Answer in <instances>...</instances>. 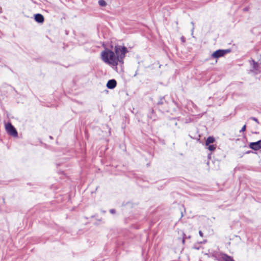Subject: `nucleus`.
<instances>
[{
    "label": "nucleus",
    "instance_id": "f3484780",
    "mask_svg": "<svg viewBox=\"0 0 261 261\" xmlns=\"http://www.w3.org/2000/svg\"><path fill=\"white\" fill-rule=\"evenodd\" d=\"M111 213H112V214H114L115 213V210H111L110 211Z\"/></svg>",
    "mask_w": 261,
    "mask_h": 261
},
{
    "label": "nucleus",
    "instance_id": "a211bd4d",
    "mask_svg": "<svg viewBox=\"0 0 261 261\" xmlns=\"http://www.w3.org/2000/svg\"><path fill=\"white\" fill-rule=\"evenodd\" d=\"M184 242H185V240L183 239L182 240V242L184 243Z\"/></svg>",
    "mask_w": 261,
    "mask_h": 261
},
{
    "label": "nucleus",
    "instance_id": "9d476101",
    "mask_svg": "<svg viewBox=\"0 0 261 261\" xmlns=\"http://www.w3.org/2000/svg\"><path fill=\"white\" fill-rule=\"evenodd\" d=\"M208 149L210 151H214L216 149V145H208Z\"/></svg>",
    "mask_w": 261,
    "mask_h": 261
},
{
    "label": "nucleus",
    "instance_id": "1a4fd4ad",
    "mask_svg": "<svg viewBox=\"0 0 261 261\" xmlns=\"http://www.w3.org/2000/svg\"><path fill=\"white\" fill-rule=\"evenodd\" d=\"M252 67L253 68V70L256 73L260 72H261V66H257L256 65V68H255L254 67V63H255L254 61H252Z\"/></svg>",
    "mask_w": 261,
    "mask_h": 261
},
{
    "label": "nucleus",
    "instance_id": "f03ea898",
    "mask_svg": "<svg viewBox=\"0 0 261 261\" xmlns=\"http://www.w3.org/2000/svg\"><path fill=\"white\" fill-rule=\"evenodd\" d=\"M5 129L7 133L10 135L14 137H17V132L11 123H8L5 124Z\"/></svg>",
    "mask_w": 261,
    "mask_h": 261
},
{
    "label": "nucleus",
    "instance_id": "ddd939ff",
    "mask_svg": "<svg viewBox=\"0 0 261 261\" xmlns=\"http://www.w3.org/2000/svg\"><path fill=\"white\" fill-rule=\"evenodd\" d=\"M256 65L257 66H261V63H254V67L256 68Z\"/></svg>",
    "mask_w": 261,
    "mask_h": 261
},
{
    "label": "nucleus",
    "instance_id": "2eb2a0df",
    "mask_svg": "<svg viewBox=\"0 0 261 261\" xmlns=\"http://www.w3.org/2000/svg\"><path fill=\"white\" fill-rule=\"evenodd\" d=\"M180 39H181V41L182 42H185V39L184 37H181Z\"/></svg>",
    "mask_w": 261,
    "mask_h": 261
},
{
    "label": "nucleus",
    "instance_id": "0eeeda50",
    "mask_svg": "<svg viewBox=\"0 0 261 261\" xmlns=\"http://www.w3.org/2000/svg\"><path fill=\"white\" fill-rule=\"evenodd\" d=\"M221 261H234V260L226 254H222L221 257Z\"/></svg>",
    "mask_w": 261,
    "mask_h": 261
},
{
    "label": "nucleus",
    "instance_id": "dca6fc26",
    "mask_svg": "<svg viewBox=\"0 0 261 261\" xmlns=\"http://www.w3.org/2000/svg\"><path fill=\"white\" fill-rule=\"evenodd\" d=\"M199 235H200L201 237H203V233H202V231H200H200H199Z\"/></svg>",
    "mask_w": 261,
    "mask_h": 261
},
{
    "label": "nucleus",
    "instance_id": "20e7f679",
    "mask_svg": "<svg viewBox=\"0 0 261 261\" xmlns=\"http://www.w3.org/2000/svg\"><path fill=\"white\" fill-rule=\"evenodd\" d=\"M249 146L250 148L254 150H258L261 148V140H259L255 142H251Z\"/></svg>",
    "mask_w": 261,
    "mask_h": 261
},
{
    "label": "nucleus",
    "instance_id": "7ed1b4c3",
    "mask_svg": "<svg viewBox=\"0 0 261 261\" xmlns=\"http://www.w3.org/2000/svg\"><path fill=\"white\" fill-rule=\"evenodd\" d=\"M230 52L229 49H219L214 51L212 55L213 58H219L224 56L226 54Z\"/></svg>",
    "mask_w": 261,
    "mask_h": 261
},
{
    "label": "nucleus",
    "instance_id": "9b49d317",
    "mask_svg": "<svg viewBox=\"0 0 261 261\" xmlns=\"http://www.w3.org/2000/svg\"><path fill=\"white\" fill-rule=\"evenodd\" d=\"M98 4L101 6H105L106 5V3L103 0H100L98 1Z\"/></svg>",
    "mask_w": 261,
    "mask_h": 261
},
{
    "label": "nucleus",
    "instance_id": "f8f14e48",
    "mask_svg": "<svg viewBox=\"0 0 261 261\" xmlns=\"http://www.w3.org/2000/svg\"><path fill=\"white\" fill-rule=\"evenodd\" d=\"M250 119L253 120H254L257 123H259V122H258V120L256 118H255V117H251Z\"/></svg>",
    "mask_w": 261,
    "mask_h": 261
},
{
    "label": "nucleus",
    "instance_id": "6e6552de",
    "mask_svg": "<svg viewBox=\"0 0 261 261\" xmlns=\"http://www.w3.org/2000/svg\"><path fill=\"white\" fill-rule=\"evenodd\" d=\"M215 139L213 137H209L207 138L205 142L206 146L209 145L211 143H213L215 142Z\"/></svg>",
    "mask_w": 261,
    "mask_h": 261
},
{
    "label": "nucleus",
    "instance_id": "f257e3e1",
    "mask_svg": "<svg viewBox=\"0 0 261 261\" xmlns=\"http://www.w3.org/2000/svg\"><path fill=\"white\" fill-rule=\"evenodd\" d=\"M114 50L116 55L114 52L109 49H105L101 53L102 61L112 67H116L118 63H123V58L127 52V48L121 45L115 46Z\"/></svg>",
    "mask_w": 261,
    "mask_h": 261
},
{
    "label": "nucleus",
    "instance_id": "4468645a",
    "mask_svg": "<svg viewBox=\"0 0 261 261\" xmlns=\"http://www.w3.org/2000/svg\"><path fill=\"white\" fill-rule=\"evenodd\" d=\"M245 130H246V125H244L242 127V129H241V131H242V132H244Z\"/></svg>",
    "mask_w": 261,
    "mask_h": 261
},
{
    "label": "nucleus",
    "instance_id": "423d86ee",
    "mask_svg": "<svg viewBox=\"0 0 261 261\" xmlns=\"http://www.w3.org/2000/svg\"><path fill=\"white\" fill-rule=\"evenodd\" d=\"M35 20L39 23H42L44 21V17L41 14H37L35 15Z\"/></svg>",
    "mask_w": 261,
    "mask_h": 261
},
{
    "label": "nucleus",
    "instance_id": "39448f33",
    "mask_svg": "<svg viewBox=\"0 0 261 261\" xmlns=\"http://www.w3.org/2000/svg\"><path fill=\"white\" fill-rule=\"evenodd\" d=\"M116 81L115 80H109L107 84V87L109 89H113L116 86Z\"/></svg>",
    "mask_w": 261,
    "mask_h": 261
}]
</instances>
